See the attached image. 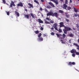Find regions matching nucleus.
<instances>
[{
  "instance_id": "56",
  "label": "nucleus",
  "mask_w": 79,
  "mask_h": 79,
  "mask_svg": "<svg viewBox=\"0 0 79 79\" xmlns=\"http://www.w3.org/2000/svg\"><path fill=\"white\" fill-rule=\"evenodd\" d=\"M78 43H79V39H78Z\"/></svg>"
},
{
  "instance_id": "23",
  "label": "nucleus",
  "mask_w": 79,
  "mask_h": 79,
  "mask_svg": "<svg viewBox=\"0 0 79 79\" xmlns=\"http://www.w3.org/2000/svg\"><path fill=\"white\" fill-rule=\"evenodd\" d=\"M30 15L33 18H35V16H34V15L32 13H31Z\"/></svg>"
},
{
  "instance_id": "53",
  "label": "nucleus",
  "mask_w": 79,
  "mask_h": 79,
  "mask_svg": "<svg viewBox=\"0 0 79 79\" xmlns=\"http://www.w3.org/2000/svg\"><path fill=\"white\" fill-rule=\"evenodd\" d=\"M45 11H46V12H47V11H48V10H47L45 9Z\"/></svg>"
},
{
  "instance_id": "39",
  "label": "nucleus",
  "mask_w": 79,
  "mask_h": 79,
  "mask_svg": "<svg viewBox=\"0 0 79 79\" xmlns=\"http://www.w3.org/2000/svg\"><path fill=\"white\" fill-rule=\"evenodd\" d=\"M72 56L73 57H75V56H76V55L75 54H73L72 55Z\"/></svg>"
},
{
  "instance_id": "40",
  "label": "nucleus",
  "mask_w": 79,
  "mask_h": 79,
  "mask_svg": "<svg viewBox=\"0 0 79 79\" xmlns=\"http://www.w3.org/2000/svg\"><path fill=\"white\" fill-rule=\"evenodd\" d=\"M74 16H75V17H77V16H78V15H77V14H74Z\"/></svg>"
},
{
  "instance_id": "49",
  "label": "nucleus",
  "mask_w": 79,
  "mask_h": 79,
  "mask_svg": "<svg viewBox=\"0 0 79 79\" xmlns=\"http://www.w3.org/2000/svg\"><path fill=\"white\" fill-rule=\"evenodd\" d=\"M51 29L52 30H53V29H54V28L53 27H52V28H51Z\"/></svg>"
},
{
  "instance_id": "51",
  "label": "nucleus",
  "mask_w": 79,
  "mask_h": 79,
  "mask_svg": "<svg viewBox=\"0 0 79 79\" xmlns=\"http://www.w3.org/2000/svg\"><path fill=\"white\" fill-rule=\"evenodd\" d=\"M25 11H27V9H25Z\"/></svg>"
},
{
  "instance_id": "19",
  "label": "nucleus",
  "mask_w": 79,
  "mask_h": 79,
  "mask_svg": "<svg viewBox=\"0 0 79 79\" xmlns=\"http://www.w3.org/2000/svg\"><path fill=\"white\" fill-rule=\"evenodd\" d=\"M63 31L64 32V34H67V31H68L66 29H63Z\"/></svg>"
},
{
  "instance_id": "31",
  "label": "nucleus",
  "mask_w": 79,
  "mask_h": 79,
  "mask_svg": "<svg viewBox=\"0 0 79 79\" xmlns=\"http://www.w3.org/2000/svg\"><path fill=\"white\" fill-rule=\"evenodd\" d=\"M41 35H42V33H40L38 35V37L40 38L41 37Z\"/></svg>"
},
{
  "instance_id": "43",
  "label": "nucleus",
  "mask_w": 79,
  "mask_h": 79,
  "mask_svg": "<svg viewBox=\"0 0 79 79\" xmlns=\"http://www.w3.org/2000/svg\"><path fill=\"white\" fill-rule=\"evenodd\" d=\"M7 15H10V13H9V12H7Z\"/></svg>"
},
{
  "instance_id": "60",
  "label": "nucleus",
  "mask_w": 79,
  "mask_h": 79,
  "mask_svg": "<svg viewBox=\"0 0 79 79\" xmlns=\"http://www.w3.org/2000/svg\"><path fill=\"white\" fill-rule=\"evenodd\" d=\"M78 57H79V56Z\"/></svg>"
},
{
  "instance_id": "16",
  "label": "nucleus",
  "mask_w": 79,
  "mask_h": 79,
  "mask_svg": "<svg viewBox=\"0 0 79 79\" xmlns=\"http://www.w3.org/2000/svg\"><path fill=\"white\" fill-rule=\"evenodd\" d=\"M74 11L76 13H77L78 12V9H77L75 8V7H73Z\"/></svg>"
},
{
  "instance_id": "48",
  "label": "nucleus",
  "mask_w": 79,
  "mask_h": 79,
  "mask_svg": "<svg viewBox=\"0 0 79 79\" xmlns=\"http://www.w3.org/2000/svg\"><path fill=\"white\" fill-rule=\"evenodd\" d=\"M71 40H69V44H71Z\"/></svg>"
},
{
  "instance_id": "12",
  "label": "nucleus",
  "mask_w": 79,
  "mask_h": 79,
  "mask_svg": "<svg viewBox=\"0 0 79 79\" xmlns=\"http://www.w3.org/2000/svg\"><path fill=\"white\" fill-rule=\"evenodd\" d=\"M64 14L66 15L65 16L66 17V18H69L70 16H69V14L68 15V13L65 12L64 13Z\"/></svg>"
},
{
  "instance_id": "35",
  "label": "nucleus",
  "mask_w": 79,
  "mask_h": 79,
  "mask_svg": "<svg viewBox=\"0 0 79 79\" xmlns=\"http://www.w3.org/2000/svg\"><path fill=\"white\" fill-rule=\"evenodd\" d=\"M54 28L55 29V30H56V31H58V28H57V27H54Z\"/></svg>"
},
{
  "instance_id": "2",
  "label": "nucleus",
  "mask_w": 79,
  "mask_h": 79,
  "mask_svg": "<svg viewBox=\"0 0 79 79\" xmlns=\"http://www.w3.org/2000/svg\"><path fill=\"white\" fill-rule=\"evenodd\" d=\"M64 28L65 29H66L67 31H70L71 30H72L71 29L68 27L65 26Z\"/></svg>"
},
{
  "instance_id": "6",
  "label": "nucleus",
  "mask_w": 79,
  "mask_h": 79,
  "mask_svg": "<svg viewBox=\"0 0 79 79\" xmlns=\"http://www.w3.org/2000/svg\"><path fill=\"white\" fill-rule=\"evenodd\" d=\"M50 1H52V2H53L54 3H55L56 5H58V0H49Z\"/></svg>"
},
{
  "instance_id": "13",
  "label": "nucleus",
  "mask_w": 79,
  "mask_h": 79,
  "mask_svg": "<svg viewBox=\"0 0 79 79\" xmlns=\"http://www.w3.org/2000/svg\"><path fill=\"white\" fill-rule=\"evenodd\" d=\"M48 4H49V5H51V6H52V7H55V6L54 5V4H53V3H52V2H48Z\"/></svg>"
},
{
  "instance_id": "14",
  "label": "nucleus",
  "mask_w": 79,
  "mask_h": 79,
  "mask_svg": "<svg viewBox=\"0 0 79 79\" xmlns=\"http://www.w3.org/2000/svg\"><path fill=\"white\" fill-rule=\"evenodd\" d=\"M25 15V18H26L27 19H29V15Z\"/></svg>"
},
{
  "instance_id": "21",
  "label": "nucleus",
  "mask_w": 79,
  "mask_h": 79,
  "mask_svg": "<svg viewBox=\"0 0 79 79\" xmlns=\"http://www.w3.org/2000/svg\"><path fill=\"white\" fill-rule=\"evenodd\" d=\"M38 22L40 23H43V21H42V20H41V19H38Z\"/></svg>"
},
{
  "instance_id": "10",
  "label": "nucleus",
  "mask_w": 79,
  "mask_h": 79,
  "mask_svg": "<svg viewBox=\"0 0 79 79\" xmlns=\"http://www.w3.org/2000/svg\"><path fill=\"white\" fill-rule=\"evenodd\" d=\"M28 5L30 6L29 7V8H34V6H33V5L32 4L30 3H28Z\"/></svg>"
},
{
  "instance_id": "22",
  "label": "nucleus",
  "mask_w": 79,
  "mask_h": 79,
  "mask_svg": "<svg viewBox=\"0 0 79 79\" xmlns=\"http://www.w3.org/2000/svg\"><path fill=\"white\" fill-rule=\"evenodd\" d=\"M59 12L60 13H61V14L63 13H64V11L61 10H59Z\"/></svg>"
},
{
  "instance_id": "29",
  "label": "nucleus",
  "mask_w": 79,
  "mask_h": 79,
  "mask_svg": "<svg viewBox=\"0 0 79 79\" xmlns=\"http://www.w3.org/2000/svg\"><path fill=\"white\" fill-rule=\"evenodd\" d=\"M35 34H39V31L37 30L36 31H35Z\"/></svg>"
},
{
  "instance_id": "1",
  "label": "nucleus",
  "mask_w": 79,
  "mask_h": 79,
  "mask_svg": "<svg viewBox=\"0 0 79 79\" xmlns=\"http://www.w3.org/2000/svg\"><path fill=\"white\" fill-rule=\"evenodd\" d=\"M47 16H53V12H48L47 14Z\"/></svg>"
},
{
  "instance_id": "11",
  "label": "nucleus",
  "mask_w": 79,
  "mask_h": 79,
  "mask_svg": "<svg viewBox=\"0 0 79 79\" xmlns=\"http://www.w3.org/2000/svg\"><path fill=\"white\" fill-rule=\"evenodd\" d=\"M58 13L57 12H55L54 13H53V16H55V17H58Z\"/></svg>"
},
{
  "instance_id": "7",
  "label": "nucleus",
  "mask_w": 79,
  "mask_h": 79,
  "mask_svg": "<svg viewBox=\"0 0 79 79\" xmlns=\"http://www.w3.org/2000/svg\"><path fill=\"white\" fill-rule=\"evenodd\" d=\"M73 45H75L76 47L77 48V50H79V45L77 44L76 43H73Z\"/></svg>"
},
{
  "instance_id": "36",
  "label": "nucleus",
  "mask_w": 79,
  "mask_h": 79,
  "mask_svg": "<svg viewBox=\"0 0 79 79\" xmlns=\"http://www.w3.org/2000/svg\"><path fill=\"white\" fill-rule=\"evenodd\" d=\"M51 34V35H55V33L53 32H52Z\"/></svg>"
},
{
  "instance_id": "3",
  "label": "nucleus",
  "mask_w": 79,
  "mask_h": 79,
  "mask_svg": "<svg viewBox=\"0 0 79 79\" xmlns=\"http://www.w3.org/2000/svg\"><path fill=\"white\" fill-rule=\"evenodd\" d=\"M60 24V27H65V26L64 25V23L63 22H61L59 23Z\"/></svg>"
},
{
  "instance_id": "24",
  "label": "nucleus",
  "mask_w": 79,
  "mask_h": 79,
  "mask_svg": "<svg viewBox=\"0 0 79 79\" xmlns=\"http://www.w3.org/2000/svg\"><path fill=\"white\" fill-rule=\"evenodd\" d=\"M67 9L68 10H71V9L72 8L71 7L69 6H67Z\"/></svg>"
},
{
  "instance_id": "42",
  "label": "nucleus",
  "mask_w": 79,
  "mask_h": 79,
  "mask_svg": "<svg viewBox=\"0 0 79 79\" xmlns=\"http://www.w3.org/2000/svg\"><path fill=\"white\" fill-rule=\"evenodd\" d=\"M2 2L4 3H6V1H5V0H2Z\"/></svg>"
},
{
  "instance_id": "58",
  "label": "nucleus",
  "mask_w": 79,
  "mask_h": 79,
  "mask_svg": "<svg viewBox=\"0 0 79 79\" xmlns=\"http://www.w3.org/2000/svg\"><path fill=\"white\" fill-rule=\"evenodd\" d=\"M63 15H64V14H63Z\"/></svg>"
},
{
  "instance_id": "30",
  "label": "nucleus",
  "mask_w": 79,
  "mask_h": 79,
  "mask_svg": "<svg viewBox=\"0 0 79 79\" xmlns=\"http://www.w3.org/2000/svg\"><path fill=\"white\" fill-rule=\"evenodd\" d=\"M45 24H50L49 22H48L46 20L45 21Z\"/></svg>"
},
{
  "instance_id": "50",
  "label": "nucleus",
  "mask_w": 79,
  "mask_h": 79,
  "mask_svg": "<svg viewBox=\"0 0 79 79\" xmlns=\"http://www.w3.org/2000/svg\"><path fill=\"white\" fill-rule=\"evenodd\" d=\"M62 44H65V42H64L62 41L61 42Z\"/></svg>"
},
{
  "instance_id": "32",
  "label": "nucleus",
  "mask_w": 79,
  "mask_h": 79,
  "mask_svg": "<svg viewBox=\"0 0 79 79\" xmlns=\"http://www.w3.org/2000/svg\"><path fill=\"white\" fill-rule=\"evenodd\" d=\"M65 4H68V0H65Z\"/></svg>"
},
{
  "instance_id": "20",
  "label": "nucleus",
  "mask_w": 79,
  "mask_h": 79,
  "mask_svg": "<svg viewBox=\"0 0 79 79\" xmlns=\"http://www.w3.org/2000/svg\"><path fill=\"white\" fill-rule=\"evenodd\" d=\"M39 39L40 41H43V40H44V39L42 37L39 38Z\"/></svg>"
},
{
  "instance_id": "5",
  "label": "nucleus",
  "mask_w": 79,
  "mask_h": 79,
  "mask_svg": "<svg viewBox=\"0 0 79 79\" xmlns=\"http://www.w3.org/2000/svg\"><path fill=\"white\" fill-rule=\"evenodd\" d=\"M11 3L10 4V6L11 8H12L13 7V6H15V2L13 1H11Z\"/></svg>"
},
{
  "instance_id": "47",
  "label": "nucleus",
  "mask_w": 79,
  "mask_h": 79,
  "mask_svg": "<svg viewBox=\"0 0 79 79\" xmlns=\"http://www.w3.org/2000/svg\"><path fill=\"white\" fill-rule=\"evenodd\" d=\"M40 10H41V11H42L43 9H42V8L41 7H40Z\"/></svg>"
},
{
  "instance_id": "38",
  "label": "nucleus",
  "mask_w": 79,
  "mask_h": 79,
  "mask_svg": "<svg viewBox=\"0 0 79 79\" xmlns=\"http://www.w3.org/2000/svg\"><path fill=\"white\" fill-rule=\"evenodd\" d=\"M46 19H47V20H48V21H50V20L51 19H49V18H48V17H47L46 18Z\"/></svg>"
},
{
  "instance_id": "45",
  "label": "nucleus",
  "mask_w": 79,
  "mask_h": 79,
  "mask_svg": "<svg viewBox=\"0 0 79 79\" xmlns=\"http://www.w3.org/2000/svg\"><path fill=\"white\" fill-rule=\"evenodd\" d=\"M76 27H79V24H77Z\"/></svg>"
},
{
  "instance_id": "57",
  "label": "nucleus",
  "mask_w": 79,
  "mask_h": 79,
  "mask_svg": "<svg viewBox=\"0 0 79 79\" xmlns=\"http://www.w3.org/2000/svg\"><path fill=\"white\" fill-rule=\"evenodd\" d=\"M44 37H45V36H46V35H44Z\"/></svg>"
},
{
  "instance_id": "25",
  "label": "nucleus",
  "mask_w": 79,
  "mask_h": 79,
  "mask_svg": "<svg viewBox=\"0 0 79 79\" xmlns=\"http://www.w3.org/2000/svg\"><path fill=\"white\" fill-rule=\"evenodd\" d=\"M34 2H35V3H37L38 5H39V2H38V1L36 0H35L34 1Z\"/></svg>"
},
{
  "instance_id": "44",
  "label": "nucleus",
  "mask_w": 79,
  "mask_h": 79,
  "mask_svg": "<svg viewBox=\"0 0 79 79\" xmlns=\"http://www.w3.org/2000/svg\"><path fill=\"white\" fill-rule=\"evenodd\" d=\"M56 35L57 36V37H60V35L58 34H56Z\"/></svg>"
},
{
  "instance_id": "37",
  "label": "nucleus",
  "mask_w": 79,
  "mask_h": 79,
  "mask_svg": "<svg viewBox=\"0 0 79 79\" xmlns=\"http://www.w3.org/2000/svg\"><path fill=\"white\" fill-rule=\"evenodd\" d=\"M76 53V55H79V52H77V51H76V52H75Z\"/></svg>"
},
{
  "instance_id": "52",
  "label": "nucleus",
  "mask_w": 79,
  "mask_h": 79,
  "mask_svg": "<svg viewBox=\"0 0 79 79\" xmlns=\"http://www.w3.org/2000/svg\"><path fill=\"white\" fill-rule=\"evenodd\" d=\"M41 2H44V0H41Z\"/></svg>"
},
{
  "instance_id": "4",
  "label": "nucleus",
  "mask_w": 79,
  "mask_h": 79,
  "mask_svg": "<svg viewBox=\"0 0 79 79\" xmlns=\"http://www.w3.org/2000/svg\"><path fill=\"white\" fill-rule=\"evenodd\" d=\"M76 64V63L74 62H69L68 63V65H70V66H72V65H75Z\"/></svg>"
},
{
  "instance_id": "28",
  "label": "nucleus",
  "mask_w": 79,
  "mask_h": 79,
  "mask_svg": "<svg viewBox=\"0 0 79 79\" xmlns=\"http://www.w3.org/2000/svg\"><path fill=\"white\" fill-rule=\"evenodd\" d=\"M62 36L63 37V38L64 39L66 37V35L64 34H63L62 35Z\"/></svg>"
},
{
  "instance_id": "55",
  "label": "nucleus",
  "mask_w": 79,
  "mask_h": 79,
  "mask_svg": "<svg viewBox=\"0 0 79 79\" xmlns=\"http://www.w3.org/2000/svg\"><path fill=\"white\" fill-rule=\"evenodd\" d=\"M60 42H63V40H60Z\"/></svg>"
},
{
  "instance_id": "34",
  "label": "nucleus",
  "mask_w": 79,
  "mask_h": 79,
  "mask_svg": "<svg viewBox=\"0 0 79 79\" xmlns=\"http://www.w3.org/2000/svg\"><path fill=\"white\" fill-rule=\"evenodd\" d=\"M69 37H73V34H70L69 35Z\"/></svg>"
},
{
  "instance_id": "33",
  "label": "nucleus",
  "mask_w": 79,
  "mask_h": 79,
  "mask_svg": "<svg viewBox=\"0 0 79 79\" xmlns=\"http://www.w3.org/2000/svg\"><path fill=\"white\" fill-rule=\"evenodd\" d=\"M65 20L67 23H68V22H69V20L68 19H67L66 18H65Z\"/></svg>"
},
{
  "instance_id": "9",
  "label": "nucleus",
  "mask_w": 79,
  "mask_h": 79,
  "mask_svg": "<svg viewBox=\"0 0 79 79\" xmlns=\"http://www.w3.org/2000/svg\"><path fill=\"white\" fill-rule=\"evenodd\" d=\"M17 6H23V4L21 2H20L19 3H18L17 4Z\"/></svg>"
},
{
  "instance_id": "15",
  "label": "nucleus",
  "mask_w": 79,
  "mask_h": 79,
  "mask_svg": "<svg viewBox=\"0 0 79 79\" xmlns=\"http://www.w3.org/2000/svg\"><path fill=\"white\" fill-rule=\"evenodd\" d=\"M76 50L74 49H73L71 51V52L72 53H76Z\"/></svg>"
},
{
  "instance_id": "27",
  "label": "nucleus",
  "mask_w": 79,
  "mask_h": 79,
  "mask_svg": "<svg viewBox=\"0 0 79 79\" xmlns=\"http://www.w3.org/2000/svg\"><path fill=\"white\" fill-rule=\"evenodd\" d=\"M59 32H60V33L61 32H62V30H61V28H59V30H58Z\"/></svg>"
},
{
  "instance_id": "46",
  "label": "nucleus",
  "mask_w": 79,
  "mask_h": 79,
  "mask_svg": "<svg viewBox=\"0 0 79 79\" xmlns=\"http://www.w3.org/2000/svg\"><path fill=\"white\" fill-rule=\"evenodd\" d=\"M73 2V1H72V0H70V3H71Z\"/></svg>"
},
{
  "instance_id": "54",
  "label": "nucleus",
  "mask_w": 79,
  "mask_h": 79,
  "mask_svg": "<svg viewBox=\"0 0 79 79\" xmlns=\"http://www.w3.org/2000/svg\"><path fill=\"white\" fill-rule=\"evenodd\" d=\"M60 0V1L61 2H63V0Z\"/></svg>"
},
{
  "instance_id": "8",
  "label": "nucleus",
  "mask_w": 79,
  "mask_h": 79,
  "mask_svg": "<svg viewBox=\"0 0 79 79\" xmlns=\"http://www.w3.org/2000/svg\"><path fill=\"white\" fill-rule=\"evenodd\" d=\"M63 8L64 9H65V10H67V9H66V8L68 7V6H67V5H66V4H64L63 5Z\"/></svg>"
},
{
  "instance_id": "17",
  "label": "nucleus",
  "mask_w": 79,
  "mask_h": 79,
  "mask_svg": "<svg viewBox=\"0 0 79 79\" xmlns=\"http://www.w3.org/2000/svg\"><path fill=\"white\" fill-rule=\"evenodd\" d=\"M58 26V24L57 23H55L53 24V27H55Z\"/></svg>"
},
{
  "instance_id": "18",
  "label": "nucleus",
  "mask_w": 79,
  "mask_h": 79,
  "mask_svg": "<svg viewBox=\"0 0 79 79\" xmlns=\"http://www.w3.org/2000/svg\"><path fill=\"white\" fill-rule=\"evenodd\" d=\"M15 13L16 15H17L18 17L19 16V13L18 12L15 11Z\"/></svg>"
},
{
  "instance_id": "59",
  "label": "nucleus",
  "mask_w": 79,
  "mask_h": 79,
  "mask_svg": "<svg viewBox=\"0 0 79 79\" xmlns=\"http://www.w3.org/2000/svg\"><path fill=\"white\" fill-rule=\"evenodd\" d=\"M78 1H79V0H78Z\"/></svg>"
},
{
  "instance_id": "26",
  "label": "nucleus",
  "mask_w": 79,
  "mask_h": 79,
  "mask_svg": "<svg viewBox=\"0 0 79 79\" xmlns=\"http://www.w3.org/2000/svg\"><path fill=\"white\" fill-rule=\"evenodd\" d=\"M49 21H50V23H52V24H53V23H54V21H53L52 20H51V19Z\"/></svg>"
},
{
  "instance_id": "41",
  "label": "nucleus",
  "mask_w": 79,
  "mask_h": 79,
  "mask_svg": "<svg viewBox=\"0 0 79 79\" xmlns=\"http://www.w3.org/2000/svg\"><path fill=\"white\" fill-rule=\"evenodd\" d=\"M40 30H41V31H43L44 30V28H43V27H41L40 28Z\"/></svg>"
}]
</instances>
